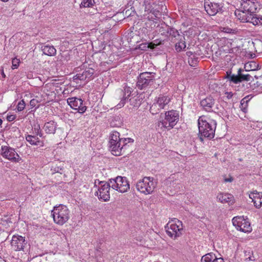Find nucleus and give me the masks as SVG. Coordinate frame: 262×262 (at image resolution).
Instances as JSON below:
<instances>
[{"mask_svg":"<svg viewBox=\"0 0 262 262\" xmlns=\"http://www.w3.org/2000/svg\"><path fill=\"white\" fill-rule=\"evenodd\" d=\"M248 97H246L242 99L241 101V110L244 112H246V107L249 100H247Z\"/></svg>","mask_w":262,"mask_h":262,"instance_id":"obj_36","label":"nucleus"},{"mask_svg":"<svg viewBox=\"0 0 262 262\" xmlns=\"http://www.w3.org/2000/svg\"><path fill=\"white\" fill-rule=\"evenodd\" d=\"M198 70H189L188 72V76L191 78L196 76L198 74Z\"/></svg>","mask_w":262,"mask_h":262,"instance_id":"obj_43","label":"nucleus"},{"mask_svg":"<svg viewBox=\"0 0 262 262\" xmlns=\"http://www.w3.org/2000/svg\"><path fill=\"white\" fill-rule=\"evenodd\" d=\"M233 178L232 177H230L229 178H225L224 179V181L225 182H231L233 181Z\"/></svg>","mask_w":262,"mask_h":262,"instance_id":"obj_53","label":"nucleus"},{"mask_svg":"<svg viewBox=\"0 0 262 262\" xmlns=\"http://www.w3.org/2000/svg\"><path fill=\"white\" fill-rule=\"evenodd\" d=\"M41 51L45 55L52 56L56 54V50L53 46L42 45L41 47Z\"/></svg>","mask_w":262,"mask_h":262,"instance_id":"obj_23","label":"nucleus"},{"mask_svg":"<svg viewBox=\"0 0 262 262\" xmlns=\"http://www.w3.org/2000/svg\"><path fill=\"white\" fill-rule=\"evenodd\" d=\"M139 49L143 51H147L149 49L148 42L142 43L139 45Z\"/></svg>","mask_w":262,"mask_h":262,"instance_id":"obj_42","label":"nucleus"},{"mask_svg":"<svg viewBox=\"0 0 262 262\" xmlns=\"http://www.w3.org/2000/svg\"><path fill=\"white\" fill-rule=\"evenodd\" d=\"M239 161H242V159L240 158V159H239Z\"/></svg>","mask_w":262,"mask_h":262,"instance_id":"obj_58","label":"nucleus"},{"mask_svg":"<svg viewBox=\"0 0 262 262\" xmlns=\"http://www.w3.org/2000/svg\"><path fill=\"white\" fill-rule=\"evenodd\" d=\"M224 32L229 34H235L237 33L238 31L236 29H233L230 28H224Z\"/></svg>","mask_w":262,"mask_h":262,"instance_id":"obj_41","label":"nucleus"},{"mask_svg":"<svg viewBox=\"0 0 262 262\" xmlns=\"http://www.w3.org/2000/svg\"><path fill=\"white\" fill-rule=\"evenodd\" d=\"M224 4L223 3H215L205 0L204 2L205 10L210 16H214L217 13H222L224 12Z\"/></svg>","mask_w":262,"mask_h":262,"instance_id":"obj_8","label":"nucleus"},{"mask_svg":"<svg viewBox=\"0 0 262 262\" xmlns=\"http://www.w3.org/2000/svg\"><path fill=\"white\" fill-rule=\"evenodd\" d=\"M16 118V116L14 115H8L7 117V119L8 121L11 122L15 120Z\"/></svg>","mask_w":262,"mask_h":262,"instance_id":"obj_48","label":"nucleus"},{"mask_svg":"<svg viewBox=\"0 0 262 262\" xmlns=\"http://www.w3.org/2000/svg\"><path fill=\"white\" fill-rule=\"evenodd\" d=\"M232 223L236 228L243 232H250L252 230L250 222L248 219H245L244 216H237L232 219Z\"/></svg>","mask_w":262,"mask_h":262,"instance_id":"obj_9","label":"nucleus"},{"mask_svg":"<svg viewBox=\"0 0 262 262\" xmlns=\"http://www.w3.org/2000/svg\"><path fill=\"white\" fill-rule=\"evenodd\" d=\"M1 154L3 158L13 163H19L22 160L15 149L8 146H2Z\"/></svg>","mask_w":262,"mask_h":262,"instance_id":"obj_7","label":"nucleus"},{"mask_svg":"<svg viewBox=\"0 0 262 262\" xmlns=\"http://www.w3.org/2000/svg\"><path fill=\"white\" fill-rule=\"evenodd\" d=\"M78 73L73 77L74 80L89 81L94 78L95 70L92 68L86 67L85 69L80 68L77 71Z\"/></svg>","mask_w":262,"mask_h":262,"instance_id":"obj_12","label":"nucleus"},{"mask_svg":"<svg viewBox=\"0 0 262 262\" xmlns=\"http://www.w3.org/2000/svg\"><path fill=\"white\" fill-rule=\"evenodd\" d=\"M133 142L134 140L130 138H121L120 147H122L121 148V155L125 154V150L129 146L128 143Z\"/></svg>","mask_w":262,"mask_h":262,"instance_id":"obj_28","label":"nucleus"},{"mask_svg":"<svg viewBox=\"0 0 262 262\" xmlns=\"http://www.w3.org/2000/svg\"><path fill=\"white\" fill-rule=\"evenodd\" d=\"M148 45H149V49H154L157 46L155 45L153 41L150 42H148Z\"/></svg>","mask_w":262,"mask_h":262,"instance_id":"obj_50","label":"nucleus"},{"mask_svg":"<svg viewBox=\"0 0 262 262\" xmlns=\"http://www.w3.org/2000/svg\"><path fill=\"white\" fill-rule=\"evenodd\" d=\"M37 102L38 101L37 100L33 99L30 101V104L32 107H34L36 106V104L37 103Z\"/></svg>","mask_w":262,"mask_h":262,"instance_id":"obj_49","label":"nucleus"},{"mask_svg":"<svg viewBox=\"0 0 262 262\" xmlns=\"http://www.w3.org/2000/svg\"><path fill=\"white\" fill-rule=\"evenodd\" d=\"M156 73L154 72H143L141 73L137 82V86L140 90L145 89L154 83Z\"/></svg>","mask_w":262,"mask_h":262,"instance_id":"obj_6","label":"nucleus"},{"mask_svg":"<svg viewBox=\"0 0 262 262\" xmlns=\"http://www.w3.org/2000/svg\"><path fill=\"white\" fill-rule=\"evenodd\" d=\"M52 215L56 224L62 225L69 220L70 211L66 206L60 204L54 207L52 210Z\"/></svg>","mask_w":262,"mask_h":262,"instance_id":"obj_2","label":"nucleus"},{"mask_svg":"<svg viewBox=\"0 0 262 262\" xmlns=\"http://www.w3.org/2000/svg\"><path fill=\"white\" fill-rule=\"evenodd\" d=\"M200 105L207 112H211L215 105V99L211 96H208L200 101Z\"/></svg>","mask_w":262,"mask_h":262,"instance_id":"obj_18","label":"nucleus"},{"mask_svg":"<svg viewBox=\"0 0 262 262\" xmlns=\"http://www.w3.org/2000/svg\"><path fill=\"white\" fill-rule=\"evenodd\" d=\"M26 139L31 145L43 146L44 144L43 142L39 140L38 138L36 136L28 135L26 136Z\"/></svg>","mask_w":262,"mask_h":262,"instance_id":"obj_25","label":"nucleus"},{"mask_svg":"<svg viewBox=\"0 0 262 262\" xmlns=\"http://www.w3.org/2000/svg\"><path fill=\"white\" fill-rule=\"evenodd\" d=\"M159 106L158 104H157L156 103H154L150 106V108L149 110L150 112L153 115L157 114L159 113L160 111L162 110V109H159Z\"/></svg>","mask_w":262,"mask_h":262,"instance_id":"obj_34","label":"nucleus"},{"mask_svg":"<svg viewBox=\"0 0 262 262\" xmlns=\"http://www.w3.org/2000/svg\"><path fill=\"white\" fill-rule=\"evenodd\" d=\"M131 89L127 86L124 87V90L122 92L123 96L120 102L118 104L117 106L118 108H121L124 105L126 100L128 97L130 96L132 93Z\"/></svg>","mask_w":262,"mask_h":262,"instance_id":"obj_24","label":"nucleus"},{"mask_svg":"<svg viewBox=\"0 0 262 262\" xmlns=\"http://www.w3.org/2000/svg\"><path fill=\"white\" fill-rule=\"evenodd\" d=\"M125 13H126V14H128V12H127V11H126Z\"/></svg>","mask_w":262,"mask_h":262,"instance_id":"obj_59","label":"nucleus"},{"mask_svg":"<svg viewBox=\"0 0 262 262\" xmlns=\"http://www.w3.org/2000/svg\"><path fill=\"white\" fill-rule=\"evenodd\" d=\"M199 138L203 142L204 138L209 140L214 137L216 122L214 120L206 119L205 116H201L198 120Z\"/></svg>","mask_w":262,"mask_h":262,"instance_id":"obj_1","label":"nucleus"},{"mask_svg":"<svg viewBox=\"0 0 262 262\" xmlns=\"http://www.w3.org/2000/svg\"><path fill=\"white\" fill-rule=\"evenodd\" d=\"M94 4V0H83L80 5V8L91 7Z\"/></svg>","mask_w":262,"mask_h":262,"instance_id":"obj_33","label":"nucleus"},{"mask_svg":"<svg viewBox=\"0 0 262 262\" xmlns=\"http://www.w3.org/2000/svg\"><path fill=\"white\" fill-rule=\"evenodd\" d=\"M249 198L252 200L254 206L260 208L262 206V192L254 191L249 194Z\"/></svg>","mask_w":262,"mask_h":262,"instance_id":"obj_20","label":"nucleus"},{"mask_svg":"<svg viewBox=\"0 0 262 262\" xmlns=\"http://www.w3.org/2000/svg\"><path fill=\"white\" fill-rule=\"evenodd\" d=\"M234 76H236L235 74H232L231 71H228L226 72V78L228 79L230 81L232 82V77Z\"/></svg>","mask_w":262,"mask_h":262,"instance_id":"obj_45","label":"nucleus"},{"mask_svg":"<svg viewBox=\"0 0 262 262\" xmlns=\"http://www.w3.org/2000/svg\"><path fill=\"white\" fill-rule=\"evenodd\" d=\"M141 104V101L138 97H133L128 101L127 107L129 109L138 108Z\"/></svg>","mask_w":262,"mask_h":262,"instance_id":"obj_27","label":"nucleus"},{"mask_svg":"<svg viewBox=\"0 0 262 262\" xmlns=\"http://www.w3.org/2000/svg\"><path fill=\"white\" fill-rule=\"evenodd\" d=\"M249 259V260L250 261V260H253L254 259H253L251 256L249 257L248 258H246V260Z\"/></svg>","mask_w":262,"mask_h":262,"instance_id":"obj_55","label":"nucleus"},{"mask_svg":"<svg viewBox=\"0 0 262 262\" xmlns=\"http://www.w3.org/2000/svg\"><path fill=\"white\" fill-rule=\"evenodd\" d=\"M254 77H255L256 79H257L258 78V76H256V75H254Z\"/></svg>","mask_w":262,"mask_h":262,"instance_id":"obj_57","label":"nucleus"},{"mask_svg":"<svg viewBox=\"0 0 262 262\" xmlns=\"http://www.w3.org/2000/svg\"><path fill=\"white\" fill-rule=\"evenodd\" d=\"M125 13H126V14H128V12H127V11H126Z\"/></svg>","mask_w":262,"mask_h":262,"instance_id":"obj_60","label":"nucleus"},{"mask_svg":"<svg viewBox=\"0 0 262 262\" xmlns=\"http://www.w3.org/2000/svg\"><path fill=\"white\" fill-rule=\"evenodd\" d=\"M98 181L99 184H100L101 186L98 191L95 193V195L97 196L100 200H102L103 201H108L110 198V189L111 186L106 184V183L104 181Z\"/></svg>","mask_w":262,"mask_h":262,"instance_id":"obj_13","label":"nucleus"},{"mask_svg":"<svg viewBox=\"0 0 262 262\" xmlns=\"http://www.w3.org/2000/svg\"><path fill=\"white\" fill-rule=\"evenodd\" d=\"M217 198L222 203H230L232 201L233 196L230 194H221L217 196Z\"/></svg>","mask_w":262,"mask_h":262,"instance_id":"obj_30","label":"nucleus"},{"mask_svg":"<svg viewBox=\"0 0 262 262\" xmlns=\"http://www.w3.org/2000/svg\"><path fill=\"white\" fill-rule=\"evenodd\" d=\"M166 32L171 36L176 38L177 37H181L178 31L174 28L168 27L167 29Z\"/></svg>","mask_w":262,"mask_h":262,"instance_id":"obj_31","label":"nucleus"},{"mask_svg":"<svg viewBox=\"0 0 262 262\" xmlns=\"http://www.w3.org/2000/svg\"><path fill=\"white\" fill-rule=\"evenodd\" d=\"M170 101V98L167 96L160 95L156 103L158 104L159 109H163L166 105Z\"/></svg>","mask_w":262,"mask_h":262,"instance_id":"obj_26","label":"nucleus"},{"mask_svg":"<svg viewBox=\"0 0 262 262\" xmlns=\"http://www.w3.org/2000/svg\"><path fill=\"white\" fill-rule=\"evenodd\" d=\"M51 170L53 171V173L58 172L61 174L63 170V167L55 165L52 166Z\"/></svg>","mask_w":262,"mask_h":262,"instance_id":"obj_38","label":"nucleus"},{"mask_svg":"<svg viewBox=\"0 0 262 262\" xmlns=\"http://www.w3.org/2000/svg\"><path fill=\"white\" fill-rule=\"evenodd\" d=\"M1 75H2V77H3V78H5L6 77V75H5V73H4V70H3V69H2V71H1Z\"/></svg>","mask_w":262,"mask_h":262,"instance_id":"obj_54","label":"nucleus"},{"mask_svg":"<svg viewBox=\"0 0 262 262\" xmlns=\"http://www.w3.org/2000/svg\"><path fill=\"white\" fill-rule=\"evenodd\" d=\"M232 82L235 84L242 82L243 81H253L254 80L253 76L251 74L247 73L245 70L239 68L238 69L237 73L236 76L232 77Z\"/></svg>","mask_w":262,"mask_h":262,"instance_id":"obj_15","label":"nucleus"},{"mask_svg":"<svg viewBox=\"0 0 262 262\" xmlns=\"http://www.w3.org/2000/svg\"><path fill=\"white\" fill-rule=\"evenodd\" d=\"M26 104L24 100H20L17 104V109L18 112L23 111L25 107Z\"/></svg>","mask_w":262,"mask_h":262,"instance_id":"obj_40","label":"nucleus"},{"mask_svg":"<svg viewBox=\"0 0 262 262\" xmlns=\"http://www.w3.org/2000/svg\"><path fill=\"white\" fill-rule=\"evenodd\" d=\"M225 94L228 99H231L233 96V93L232 92H226Z\"/></svg>","mask_w":262,"mask_h":262,"instance_id":"obj_52","label":"nucleus"},{"mask_svg":"<svg viewBox=\"0 0 262 262\" xmlns=\"http://www.w3.org/2000/svg\"><path fill=\"white\" fill-rule=\"evenodd\" d=\"M179 114L174 111H171L166 112L165 119L168 121V125L171 128H173L179 120Z\"/></svg>","mask_w":262,"mask_h":262,"instance_id":"obj_19","label":"nucleus"},{"mask_svg":"<svg viewBox=\"0 0 262 262\" xmlns=\"http://www.w3.org/2000/svg\"><path fill=\"white\" fill-rule=\"evenodd\" d=\"M34 131L35 132V134L37 136H39L40 137L42 136V134L41 133V131L40 130V128L39 125H38L37 126V127H34Z\"/></svg>","mask_w":262,"mask_h":262,"instance_id":"obj_44","label":"nucleus"},{"mask_svg":"<svg viewBox=\"0 0 262 262\" xmlns=\"http://www.w3.org/2000/svg\"><path fill=\"white\" fill-rule=\"evenodd\" d=\"M201 262H224L223 258H217L215 254L210 253L202 256Z\"/></svg>","mask_w":262,"mask_h":262,"instance_id":"obj_22","label":"nucleus"},{"mask_svg":"<svg viewBox=\"0 0 262 262\" xmlns=\"http://www.w3.org/2000/svg\"><path fill=\"white\" fill-rule=\"evenodd\" d=\"M167 235L172 238H176L182 234L183 231L182 222L177 219H173L165 226Z\"/></svg>","mask_w":262,"mask_h":262,"instance_id":"obj_3","label":"nucleus"},{"mask_svg":"<svg viewBox=\"0 0 262 262\" xmlns=\"http://www.w3.org/2000/svg\"><path fill=\"white\" fill-rule=\"evenodd\" d=\"M185 38L184 36H181L179 39V41L176 43L175 49L178 52H180L186 48Z\"/></svg>","mask_w":262,"mask_h":262,"instance_id":"obj_29","label":"nucleus"},{"mask_svg":"<svg viewBox=\"0 0 262 262\" xmlns=\"http://www.w3.org/2000/svg\"><path fill=\"white\" fill-rule=\"evenodd\" d=\"M27 244L25 237L18 235L12 236L11 245L15 251L23 250Z\"/></svg>","mask_w":262,"mask_h":262,"instance_id":"obj_16","label":"nucleus"},{"mask_svg":"<svg viewBox=\"0 0 262 262\" xmlns=\"http://www.w3.org/2000/svg\"><path fill=\"white\" fill-rule=\"evenodd\" d=\"M95 186H96V180L95 181Z\"/></svg>","mask_w":262,"mask_h":262,"instance_id":"obj_61","label":"nucleus"},{"mask_svg":"<svg viewBox=\"0 0 262 262\" xmlns=\"http://www.w3.org/2000/svg\"><path fill=\"white\" fill-rule=\"evenodd\" d=\"M198 58L195 55H193L192 57L188 58V62L191 67H195L198 64Z\"/></svg>","mask_w":262,"mask_h":262,"instance_id":"obj_35","label":"nucleus"},{"mask_svg":"<svg viewBox=\"0 0 262 262\" xmlns=\"http://www.w3.org/2000/svg\"><path fill=\"white\" fill-rule=\"evenodd\" d=\"M258 6L256 0H242L241 11H239L245 14H254L256 12Z\"/></svg>","mask_w":262,"mask_h":262,"instance_id":"obj_10","label":"nucleus"},{"mask_svg":"<svg viewBox=\"0 0 262 262\" xmlns=\"http://www.w3.org/2000/svg\"><path fill=\"white\" fill-rule=\"evenodd\" d=\"M164 42V40H160L159 39H156L153 41V42L155 43V45L156 46H159L161 45H163Z\"/></svg>","mask_w":262,"mask_h":262,"instance_id":"obj_47","label":"nucleus"},{"mask_svg":"<svg viewBox=\"0 0 262 262\" xmlns=\"http://www.w3.org/2000/svg\"><path fill=\"white\" fill-rule=\"evenodd\" d=\"M235 15L243 22L251 23L254 26L262 24V18L256 17L255 13L245 14L237 10L235 11Z\"/></svg>","mask_w":262,"mask_h":262,"instance_id":"obj_11","label":"nucleus"},{"mask_svg":"<svg viewBox=\"0 0 262 262\" xmlns=\"http://www.w3.org/2000/svg\"><path fill=\"white\" fill-rule=\"evenodd\" d=\"M106 183V184H108L110 186H111V187L115 190L117 184V177L114 179H109L108 181Z\"/></svg>","mask_w":262,"mask_h":262,"instance_id":"obj_37","label":"nucleus"},{"mask_svg":"<svg viewBox=\"0 0 262 262\" xmlns=\"http://www.w3.org/2000/svg\"><path fill=\"white\" fill-rule=\"evenodd\" d=\"M20 60L19 59H17L16 58H14L12 59V69H17L19 64Z\"/></svg>","mask_w":262,"mask_h":262,"instance_id":"obj_39","label":"nucleus"},{"mask_svg":"<svg viewBox=\"0 0 262 262\" xmlns=\"http://www.w3.org/2000/svg\"><path fill=\"white\" fill-rule=\"evenodd\" d=\"M120 133L117 131L111 132L110 135L109 149L112 154L116 156L121 155Z\"/></svg>","mask_w":262,"mask_h":262,"instance_id":"obj_5","label":"nucleus"},{"mask_svg":"<svg viewBox=\"0 0 262 262\" xmlns=\"http://www.w3.org/2000/svg\"><path fill=\"white\" fill-rule=\"evenodd\" d=\"M117 184L116 187V190L121 192L124 193L129 189L130 185L127 178L125 177H117Z\"/></svg>","mask_w":262,"mask_h":262,"instance_id":"obj_17","label":"nucleus"},{"mask_svg":"<svg viewBox=\"0 0 262 262\" xmlns=\"http://www.w3.org/2000/svg\"><path fill=\"white\" fill-rule=\"evenodd\" d=\"M168 122H169L167 121V119H166L165 118V119L161 122V124H162V126H163L164 127H165L166 128L169 129H171V128L170 127V126H169Z\"/></svg>","mask_w":262,"mask_h":262,"instance_id":"obj_46","label":"nucleus"},{"mask_svg":"<svg viewBox=\"0 0 262 262\" xmlns=\"http://www.w3.org/2000/svg\"><path fill=\"white\" fill-rule=\"evenodd\" d=\"M186 55L188 57V58H191L193 56V55H195L194 53L191 51H188L186 53Z\"/></svg>","mask_w":262,"mask_h":262,"instance_id":"obj_51","label":"nucleus"},{"mask_svg":"<svg viewBox=\"0 0 262 262\" xmlns=\"http://www.w3.org/2000/svg\"><path fill=\"white\" fill-rule=\"evenodd\" d=\"M57 123L54 121H50L46 122L43 126V128L47 134H54L57 128Z\"/></svg>","mask_w":262,"mask_h":262,"instance_id":"obj_21","label":"nucleus"},{"mask_svg":"<svg viewBox=\"0 0 262 262\" xmlns=\"http://www.w3.org/2000/svg\"><path fill=\"white\" fill-rule=\"evenodd\" d=\"M153 181L154 178L145 177L137 183L136 188L139 191L145 194H151L156 186V183Z\"/></svg>","mask_w":262,"mask_h":262,"instance_id":"obj_4","label":"nucleus"},{"mask_svg":"<svg viewBox=\"0 0 262 262\" xmlns=\"http://www.w3.org/2000/svg\"><path fill=\"white\" fill-rule=\"evenodd\" d=\"M2 122H3L2 120L1 119H0V125L2 124Z\"/></svg>","mask_w":262,"mask_h":262,"instance_id":"obj_56","label":"nucleus"},{"mask_svg":"<svg viewBox=\"0 0 262 262\" xmlns=\"http://www.w3.org/2000/svg\"><path fill=\"white\" fill-rule=\"evenodd\" d=\"M257 65L255 62H250L246 63L245 65L244 68L245 69V72H247L248 71L253 72L257 68Z\"/></svg>","mask_w":262,"mask_h":262,"instance_id":"obj_32","label":"nucleus"},{"mask_svg":"<svg viewBox=\"0 0 262 262\" xmlns=\"http://www.w3.org/2000/svg\"><path fill=\"white\" fill-rule=\"evenodd\" d=\"M67 102L70 107L77 110L79 113L82 114L86 110V106L83 104V100L76 97L69 98Z\"/></svg>","mask_w":262,"mask_h":262,"instance_id":"obj_14","label":"nucleus"}]
</instances>
